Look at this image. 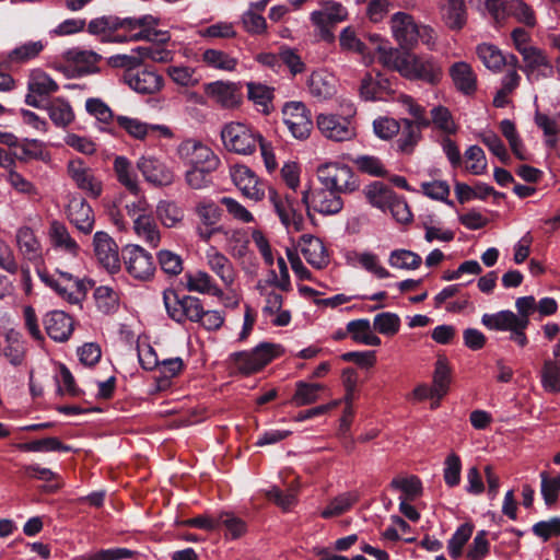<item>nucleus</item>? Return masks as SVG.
I'll list each match as a JSON object with an SVG mask.
<instances>
[{"instance_id": "obj_59", "label": "nucleus", "mask_w": 560, "mask_h": 560, "mask_svg": "<svg viewBox=\"0 0 560 560\" xmlns=\"http://www.w3.org/2000/svg\"><path fill=\"white\" fill-rule=\"evenodd\" d=\"M390 486L397 490H400L406 500L413 501L422 494V483L417 476H410L406 478H395L392 480Z\"/></svg>"}, {"instance_id": "obj_2", "label": "nucleus", "mask_w": 560, "mask_h": 560, "mask_svg": "<svg viewBox=\"0 0 560 560\" xmlns=\"http://www.w3.org/2000/svg\"><path fill=\"white\" fill-rule=\"evenodd\" d=\"M316 174L322 186L340 194H351L360 186L359 178L352 168L340 162L323 163L318 165Z\"/></svg>"}, {"instance_id": "obj_47", "label": "nucleus", "mask_w": 560, "mask_h": 560, "mask_svg": "<svg viewBox=\"0 0 560 560\" xmlns=\"http://www.w3.org/2000/svg\"><path fill=\"white\" fill-rule=\"evenodd\" d=\"M27 89L30 92L37 93L39 96H47L58 91L59 85L46 72L37 69L32 71Z\"/></svg>"}, {"instance_id": "obj_49", "label": "nucleus", "mask_w": 560, "mask_h": 560, "mask_svg": "<svg viewBox=\"0 0 560 560\" xmlns=\"http://www.w3.org/2000/svg\"><path fill=\"white\" fill-rule=\"evenodd\" d=\"M520 54L524 61L522 69L528 77L542 67H551L545 51L538 47L532 46L529 48H523Z\"/></svg>"}, {"instance_id": "obj_23", "label": "nucleus", "mask_w": 560, "mask_h": 560, "mask_svg": "<svg viewBox=\"0 0 560 560\" xmlns=\"http://www.w3.org/2000/svg\"><path fill=\"white\" fill-rule=\"evenodd\" d=\"M299 247L306 261L313 267L323 269L329 264L327 249L318 237L303 234L300 237Z\"/></svg>"}, {"instance_id": "obj_38", "label": "nucleus", "mask_w": 560, "mask_h": 560, "mask_svg": "<svg viewBox=\"0 0 560 560\" xmlns=\"http://www.w3.org/2000/svg\"><path fill=\"white\" fill-rule=\"evenodd\" d=\"M114 171L118 182L131 194L139 196L140 186L138 178L132 170L130 161L126 156L119 155L115 158Z\"/></svg>"}, {"instance_id": "obj_14", "label": "nucleus", "mask_w": 560, "mask_h": 560, "mask_svg": "<svg viewBox=\"0 0 560 560\" xmlns=\"http://www.w3.org/2000/svg\"><path fill=\"white\" fill-rule=\"evenodd\" d=\"M68 174L79 189L88 196L97 198L103 190L102 182L94 175L81 159L71 160L68 163Z\"/></svg>"}, {"instance_id": "obj_61", "label": "nucleus", "mask_w": 560, "mask_h": 560, "mask_svg": "<svg viewBox=\"0 0 560 560\" xmlns=\"http://www.w3.org/2000/svg\"><path fill=\"white\" fill-rule=\"evenodd\" d=\"M166 73L175 84L183 88H192L199 83L195 69L188 66H171Z\"/></svg>"}, {"instance_id": "obj_26", "label": "nucleus", "mask_w": 560, "mask_h": 560, "mask_svg": "<svg viewBox=\"0 0 560 560\" xmlns=\"http://www.w3.org/2000/svg\"><path fill=\"white\" fill-rule=\"evenodd\" d=\"M15 243L20 254L25 259L35 264L42 260V244L30 226L23 225L16 230Z\"/></svg>"}, {"instance_id": "obj_24", "label": "nucleus", "mask_w": 560, "mask_h": 560, "mask_svg": "<svg viewBox=\"0 0 560 560\" xmlns=\"http://www.w3.org/2000/svg\"><path fill=\"white\" fill-rule=\"evenodd\" d=\"M68 219L83 234H90L94 228V212L83 198H73L68 205Z\"/></svg>"}, {"instance_id": "obj_1", "label": "nucleus", "mask_w": 560, "mask_h": 560, "mask_svg": "<svg viewBox=\"0 0 560 560\" xmlns=\"http://www.w3.org/2000/svg\"><path fill=\"white\" fill-rule=\"evenodd\" d=\"M389 27L393 38L404 50H412L419 42L431 50L435 48L438 39L435 31L430 25L418 23L407 12H395L389 19Z\"/></svg>"}, {"instance_id": "obj_63", "label": "nucleus", "mask_w": 560, "mask_h": 560, "mask_svg": "<svg viewBox=\"0 0 560 560\" xmlns=\"http://www.w3.org/2000/svg\"><path fill=\"white\" fill-rule=\"evenodd\" d=\"M97 308L105 314L114 312L118 306V295L109 287L101 285L94 291Z\"/></svg>"}, {"instance_id": "obj_45", "label": "nucleus", "mask_w": 560, "mask_h": 560, "mask_svg": "<svg viewBox=\"0 0 560 560\" xmlns=\"http://www.w3.org/2000/svg\"><path fill=\"white\" fill-rule=\"evenodd\" d=\"M378 52V60L385 67L398 71L402 74V68L406 65L408 51L401 52L397 48L392 47L389 44H383L375 47Z\"/></svg>"}, {"instance_id": "obj_56", "label": "nucleus", "mask_w": 560, "mask_h": 560, "mask_svg": "<svg viewBox=\"0 0 560 560\" xmlns=\"http://www.w3.org/2000/svg\"><path fill=\"white\" fill-rule=\"evenodd\" d=\"M401 124V135L397 141L398 148L400 151L409 153L412 151L413 147L420 139L421 126L416 125L413 121L409 119H402Z\"/></svg>"}, {"instance_id": "obj_6", "label": "nucleus", "mask_w": 560, "mask_h": 560, "mask_svg": "<svg viewBox=\"0 0 560 560\" xmlns=\"http://www.w3.org/2000/svg\"><path fill=\"white\" fill-rule=\"evenodd\" d=\"M279 354V346L268 342L258 345L253 351L234 352L230 361L234 370L249 375L261 370Z\"/></svg>"}, {"instance_id": "obj_64", "label": "nucleus", "mask_w": 560, "mask_h": 560, "mask_svg": "<svg viewBox=\"0 0 560 560\" xmlns=\"http://www.w3.org/2000/svg\"><path fill=\"white\" fill-rule=\"evenodd\" d=\"M135 551L127 548H109L91 551L82 556V560H124L130 559Z\"/></svg>"}, {"instance_id": "obj_42", "label": "nucleus", "mask_w": 560, "mask_h": 560, "mask_svg": "<svg viewBox=\"0 0 560 560\" xmlns=\"http://www.w3.org/2000/svg\"><path fill=\"white\" fill-rule=\"evenodd\" d=\"M49 118L57 126L65 128L74 120V113L69 104L63 98H55L48 103L46 107Z\"/></svg>"}, {"instance_id": "obj_15", "label": "nucleus", "mask_w": 560, "mask_h": 560, "mask_svg": "<svg viewBox=\"0 0 560 560\" xmlns=\"http://www.w3.org/2000/svg\"><path fill=\"white\" fill-rule=\"evenodd\" d=\"M94 254L98 262L110 273L120 269L118 246L105 232L98 231L93 237Z\"/></svg>"}, {"instance_id": "obj_10", "label": "nucleus", "mask_w": 560, "mask_h": 560, "mask_svg": "<svg viewBox=\"0 0 560 560\" xmlns=\"http://www.w3.org/2000/svg\"><path fill=\"white\" fill-rule=\"evenodd\" d=\"M176 153L179 160L189 167L199 166H219L220 159L205 143L196 139H185L182 141Z\"/></svg>"}, {"instance_id": "obj_34", "label": "nucleus", "mask_w": 560, "mask_h": 560, "mask_svg": "<svg viewBox=\"0 0 560 560\" xmlns=\"http://www.w3.org/2000/svg\"><path fill=\"white\" fill-rule=\"evenodd\" d=\"M348 260L353 265H359L377 279H388L392 277V273L382 265L380 257L373 252H352L349 254Z\"/></svg>"}, {"instance_id": "obj_25", "label": "nucleus", "mask_w": 560, "mask_h": 560, "mask_svg": "<svg viewBox=\"0 0 560 560\" xmlns=\"http://www.w3.org/2000/svg\"><path fill=\"white\" fill-rule=\"evenodd\" d=\"M307 89L313 97L325 101L336 94L337 79L327 70H316L312 72L307 80Z\"/></svg>"}, {"instance_id": "obj_22", "label": "nucleus", "mask_w": 560, "mask_h": 560, "mask_svg": "<svg viewBox=\"0 0 560 560\" xmlns=\"http://www.w3.org/2000/svg\"><path fill=\"white\" fill-rule=\"evenodd\" d=\"M206 260L210 270L219 277L226 288L233 285L236 278V270L232 261L224 254L211 246L206 252Z\"/></svg>"}, {"instance_id": "obj_13", "label": "nucleus", "mask_w": 560, "mask_h": 560, "mask_svg": "<svg viewBox=\"0 0 560 560\" xmlns=\"http://www.w3.org/2000/svg\"><path fill=\"white\" fill-rule=\"evenodd\" d=\"M316 122L323 136L332 141H349L355 136L354 127L348 118L334 114H320Z\"/></svg>"}, {"instance_id": "obj_51", "label": "nucleus", "mask_w": 560, "mask_h": 560, "mask_svg": "<svg viewBox=\"0 0 560 560\" xmlns=\"http://www.w3.org/2000/svg\"><path fill=\"white\" fill-rule=\"evenodd\" d=\"M219 166L189 167L185 172V182L191 189H205L212 184V173Z\"/></svg>"}, {"instance_id": "obj_19", "label": "nucleus", "mask_w": 560, "mask_h": 560, "mask_svg": "<svg viewBox=\"0 0 560 560\" xmlns=\"http://www.w3.org/2000/svg\"><path fill=\"white\" fill-rule=\"evenodd\" d=\"M231 176L235 186L246 198L259 201L265 197V184L247 166L234 167Z\"/></svg>"}, {"instance_id": "obj_40", "label": "nucleus", "mask_w": 560, "mask_h": 560, "mask_svg": "<svg viewBox=\"0 0 560 560\" xmlns=\"http://www.w3.org/2000/svg\"><path fill=\"white\" fill-rule=\"evenodd\" d=\"M363 192L368 201L382 211L387 209V206L396 195L392 188L382 182L371 183L364 188Z\"/></svg>"}, {"instance_id": "obj_55", "label": "nucleus", "mask_w": 560, "mask_h": 560, "mask_svg": "<svg viewBox=\"0 0 560 560\" xmlns=\"http://www.w3.org/2000/svg\"><path fill=\"white\" fill-rule=\"evenodd\" d=\"M247 93L248 98L259 106L262 113H269L270 103L273 97L272 89L260 83L250 82L247 83Z\"/></svg>"}, {"instance_id": "obj_60", "label": "nucleus", "mask_w": 560, "mask_h": 560, "mask_svg": "<svg viewBox=\"0 0 560 560\" xmlns=\"http://www.w3.org/2000/svg\"><path fill=\"white\" fill-rule=\"evenodd\" d=\"M25 347L20 335L11 331L7 335V346L3 349V354L13 365H20L24 359Z\"/></svg>"}, {"instance_id": "obj_4", "label": "nucleus", "mask_w": 560, "mask_h": 560, "mask_svg": "<svg viewBox=\"0 0 560 560\" xmlns=\"http://www.w3.org/2000/svg\"><path fill=\"white\" fill-rule=\"evenodd\" d=\"M38 277L46 285L70 303L80 302L92 287L90 280L78 279L73 275L60 270H57L54 275L38 270Z\"/></svg>"}, {"instance_id": "obj_35", "label": "nucleus", "mask_w": 560, "mask_h": 560, "mask_svg": "<svg viewBox=\"0 0 560 560\" xmlns=\"http://www.w3.org/2000/svg\"><path fill=\"white\" fill-rule=\"evenodd\" d=\"M201 61L211 69L233 72L238 66V59L229 52L215 48H207L201 54Z\"/></svg>"}, {"instance_id": "obj_21", "label": "nucleus", "mask_w": 560, "mask_h": 560, "mask_svg": "<svg viewBox=\"0 0 560 560\" xmlns=\"http://www.w3.org/2000/svg\"><path fill=\"white\" fill-rule=\"evenodd\" d=\"M116 121L121 129L137 140H143L153 132H158L161 137L166 139L173 137V131L165 125H150L138 118L127 116H117Z\"/></svg>"}, {"instance_id": "obj_29", "label": "nucleus", "mask_w": 560, "mask_h": 560, "mask_svg": "<svg viewBox=\"0 0 560 560\" xmlns=\"http://www.w3.org/2000/svg\"><path fill=\"white\" fill-rule=\"evenodd\" d=\"M450 75L455 88L465 95H470L477 90V75L470 65L458 61L451 66Z\"/></svg>"}, {"instance_id": "obj_53", "label": "nucleus", "mask_w": 560, "mask_h": 560, "mask_svg": "<svg viewBox=\"0 0 560 560\" xmlns=\"http://www.w3.org/2000/svg\"><path fill=\"white\" fill-rule=\"evenodd\" d=\"M451 382V370L444 359H439L435 363L433 374V392L436 394L438 399H442L448 392Z\"/></svg>"}, {"instance_id": "obj_18", "label": "nucleus", "mask_w": 560, "mask_h": 560, "mask_svg": "<svg viewBox=\"0 0 560 560\" xmlns=\"http://www.w3.org/2000/svg\"><path fill=\"white\" fill-rule=\"evenodd\" d=\"M137 167L144 179L154 186H168L174 182L173 172L164 162L154 156L140 158Z\"/></svg>"}, {"instance_id": "obj_37", "label": "nucleus", "mask_w": 560, "mask_h": 560, "mask_svg": "<svg viewBox=\"0 0 560 560\" xmlns=\"http://www.w3.org/2000/svg\"><path fill=\"white\" fill-rule=\"evenodd\" d=\"M347 331L352 340L359 343L377 347L382 342L380 337L373 332L371 323L366 318L349 322L347 324Z\"/></svg>"}, {"instance_id": "obj_57", "label": "nucleus", "mask_w": 560, "mask_h": 560, "mask_svg": "<svg viewBox=\"0 0 560 560\" xmlns=\"http://www.w3.org/2000/svg\"><path fill=\"white\" fill-rule=\"evenodd\" d=\"M477 55L482 63L490 70L499 71L504 65V56L493 45L481 44L477 47Z\"/></svg>"}, {"instance_id": "obj_33", "label": "nucleus", "mask_w": 560, "mask_h": 560, "mask_svg": "<svg viewBox=\"0 0 560 560\" xmlns=\"http://www.w3.org/2000/svg\"><path fill=\"white\" fill-rule=\"evenodd\" d=\"M13 156L21 162H30L33 160L44 161L49 160V153L44 149V142L37 139H23L16 140L13 147Z\"/></svg>"}, {"instance_id": "obj_30", "label": "nucleus", "mask_w": 560, "mask_h": 560, "mask_svg": "<svg viewBox=\"0 0 560 560\" xmlns=\"http://www.w3.org/2000/svg\"><path fill=\"white\" fill-rule=\"evenodd\" d=\"M186 289L190 292L200 294H209L217 298L223 296L222 289L217 284L215 280L206 271L197 270L185 275Z\"/></svg>"}, {"instance_id": "obj_9", "label": "nucleus", "mask_w": 560, "mask_h": 560, "mask_svg": "<svg viewBox=\"0 0 560 560\" xmlns=\"http://www.w3.org/2000/svg\"><path fill=\"white\" fill-rule=\"evenodd\" d=\"M341 194L330 188L322 186L312 190H305L302 196V202L306 206L307 212L314 211L324 215H335L343 208Z\"/></svg>"}, {"instance_id": "obj_20", "label": "nucleus", "mask_w": 560, "mask_h": 560, "mask_svg": "<svg viewBox=\"0 0 560 560\" xmlns=\"http://www.w3.org/2000/svg\"><path fill=\"white\" fill-rule=\"evenodd\" d=\"M269 200L272 203L276 213L278 214L281 223L287 228H293L295 231H301L303 228V217L298 213L293 206V198L289 196H280L276 190L269 189Z\"/></svg>"}, {"instance_id": "obj_17", "label": "nucleus", "mask_w": 560, "mask_h": 560, "mask_svg": "<svg viewBox=\"0 0 560 560\" xmlns=\"http://www.w3.org/2000/svg\"><path fill=\"white\" fill-rule=\"evenodd\" d=\"M124 80L130 89L139 94L152 95L164 86L163 77L149 69L126 72Z\"/></svg>"}, {"instance_id": "obj_28", "label": "nucleus", "mask_w": 560, "mask_h": 560, "mask_svg": "<svg viewBox=\"0 0 560 560\" xmlns=\"http://www.w3.org/2000/svg\"><path fill=\"white\" fill-rule=\"evenodd\" d=\"M205 93L212 101L225 108H232L240 102L236 84L232 82H210L205 85Z\"/></svg>"}, {"instance_id": "obj_36", "label": "nucleus", "mask_w": 560, "mask_h": 560, "mask_svg": "<svg viewBox=\"0 0 560 560\" xmlns=\"http://www.w3.org/2000/svg\"><path fill=\"white\" fill-rule=\"evenodd\" d=\"M481 323L491 330L498 331H512L517 326H521V323L517 318V315L509 310L500 311L493 314H483L481 317Z\"/></svg>"}, {"instance_id": "obj_46", "label": "nucleus", "mask_w": 560, "mask_h": 560, "mask_svg": "<svg viewBox=\"0 0 560 560\" xmlns=\"http://www.w3.org/2000/svg\"><path fill=\"white\" fill-rule=\"evenodd\" d=\"M358 499L357 492L350 491L341 493L330 500L328 505L320 512V516L323 518H331L342 515L357 503Z\"/></svg>"}, {"instance_id": "obj_8", "label": "nucleus", "mask_w": 560, "mask_h": 560, "mask_svg": "<svg viewBox=\"0 0 560 560\" xmlns=\"http://www.w3.org/2000/svg\"><path fill=\"white\" fill-rule=\"evenodd\" d=\"M347 16V9L341 3L330 0L325 1L319 10L311 13V21L318 28L320 38L331 43L335 39L331 27L345 21Z\"/></svg>"}, {"instance_id": "obj_31", "label": "nucleus", "mask_w": 560, "mask_h": 560, "mask_svg": "<svg viewBox=\"0 0 560 560\" xmlns=\"http://www.w3.org/2000/svg\"><path fill=\"white\" fill-rule=\"evenodd\" d=\"M440 10L448 28L459 31L466 24L467 12L464 0H441Z\"/></svg>"}, {"instance_id": "obj_3", "label": "nucleus", "mask_w": 560, "mask_h": 560, "mask_svg": "<svg viewBox=\"0 0 560 560\" xmlns=\"http://www.w3.org/2000/svg\"><path fill=\"white\" fill-rule=\"evenodd\" d=\"M260 138L261 136L250 126L240 121L228 122L221 130L224 148L230 152L242 155L253 154L258 147Z\"/></svg>"}, {"instance_id": "obj_39", "label": "nucleus", "mask_w": 560, "mask_h": 560, "mask_svg": "<svg viewBox=\"0 0 560 560\" xmlns=\"http://www.w3.org/2000/svg\"><path fill=\"white\" fill-rule=\"evenodd\" d=\"M156 218L167 229L178 226L184 220V210L173 200H160L155 209Z\"/></svg>"}, {"instance_id": "obj_43", "label": "nucleus", "mask_w": 560, "mask_h": 560, "mask_svg": "<svg viewBox=\"0 0 560 560\" xmlns=\"http://www.w3.org/2000/svg\"><path fill=\"white\" fill-rule=\"evenodd\" d=\"M388 88V80L381 75L373 77L366 73L361 81L360 95L365 101H376L383 98L384 92Z\"/></svg>"}, {"instance_id": "obj_52", "label": "nucleus", "mask_w": 560, "mask_h": 560, "mask_svg": "<svg viewBox=\"0 0 560 560\" xmlns=\"http://www.w3.org/2000/svg\"><path fill=\"white\" fill-rule=\"evenodd\" d=\"M541 385L548 393H560V363L548 359L544 362L541 373Z\"/></svg>"}, {"instance_id": "obj_32", "label": "nucleus", "mask_w": 560, "mask_h": 560, "mask_svg": "<svg viewBox=\"0 0 560 560\" xmlns=\"http://www.w3.org/2000/svg\"><path fill=\"white\" fill-rule=\"evenodd\" d=\"M49 237L55 249L62 250L66 254L77 257L80 253V246L70 235L65 224L59 221H52L49 228Z\"/></svg>"}, {"instance_id": "obj_48", "label": "nucleus", "mask_w": 560, "mask_h": 560, "mask_svg": "<svg viewBox=\"0 0 560 560\" xmlns=\"http://www.w3.org/2000/svg\"><path fill=\"white\" fill-rule=\"evenodd\" d=\"M323 389L320 384L299 381L290 402L295 407L314 404L318 400V393Z\"/></svg>"}, {"instance_id": "obj_54", "label": "nucleus", "mask_w": 560, "mask_h": 560, "mask_svg": "<svg viewBox=\"0 0 560 560\" xmlns=\"http://www.w3.org/2000/svg\"><path fill=\"white\" fill-rule=\"evenodd\" d=\"M44 48L45 44L42 40L27 42L12 49L8 58L11 62L23 63L37 57Z\"/></svg>"}, {"instance_id": "obj_5", "label": "nucleus", "mask_w": 560, "mask_h": 560, "mask_svg": "<svg viewBox=\"0 0 560 560\" xmlns=\"http://www.w3.org/2000/svg\"><path fill=\"white\" fill-rule=\"evenodd\" d=\"M163 302L170 318L178 324L186 322L196 323L200 319V314H202L200 299L192 295H179L173 289L163 291Z\"/></svg>"}, {"instance_id": "obj_50", "label": "nucleus", "mask_w": 560, "mask_h": 560, "mask_svg": "<svg viewBox=\"0 0 560 560\" xmlns=\"http://www.w3.org/2000/svg\"><path fill=\"white\" fill-rule=\"evenodd\" d=\"M194 212L199 219V224L207 226L217 225L222 217L221 208L213 200L206 198L196 203Z\"/></svg>"}, {"instance_id": "obj_7", "label": "nucleus", "mask_w": 560, "mask_h": 560, "mask_svg": "<svg viewBox=\"0 0 560 560\" xmlns=\"http://www.w3.org/2000/svg\"><path fill=\"white\" fill-rule=\"evenodd\" d=\"M401 75L410 80H422L435 84L441 80L442 68L432 56L408 52Z\"/></svg>"}, {"instance_id": "obj_11", "label": "nucleus", "mask_w": 560, "mask_h": 560, "mask_svg": "<svg viewBox=\"0 0 560 560\" xmlns=\"http://www.w3.org/2000/svg\"><path fill=\"white\" fill-rule=\"evenodd\" d=\"M122 258L127 271L135 279L148 280L155 271L152 255L139 245H127L122 250Z\"/></svg>"}, {"instance_id": "obj_12", "label": "nucleus", "mask_w": 560, "mask_h": 560, "mask_svg": "<svg viewBox=\"0 0 560 560\" xmlns=\"http://www.w3.org/2000/svg\"><path fill=\"white\" fill-rule=\"evenodd\" d=\"M283 122L296 139H306L313 128L311 112L302 102H288L282 108Z\"/></svg>"}, {"instance_id": "obj_27", "label": "nucleus", "mask_w": 560, "mask_h": 560, "mask_svg": "<svg viewBox=\"0 0 560 560\" xmlns=\"http://www.w3.org/2000/svg\"><path fill=\"white\" fill-rule=\"evenodd\" d=\"M47 335L55 341L63 342L69 339L73 330L72 318L62 311H52L44 318Z\"/></svg>"}, {"instance_id": "obj_41", "label": "nucleus", "mask_w": 560, "mask_h": 560, "mask_svg": "<svg viewBox=\"0 0 560 560\" xmlns=\"http://www.w3.org/2000/svg\"><path fill=\"white\" fill-rule=\"evenodd\" d=\"M133 230L149 246L158 247L160 244L161 233L151 214L136 219Z\"/></svg>"}, {"instance_id": "obj_62", "label": "nucleus", "mask_w": 560, "mask_h": 560, "mask_svg": "<svg viewBox=\"0 0 560 560\" xmlns=\"http://www.w3.org/2000/svg\"><path fill=\"white\" fill-rule=\"evenodd\" d=\"M431 122L446 135H454L457 126L448 108L444 106H435L431 109Z\"/></svg>"}, {"instance_id": "obj_16", "label": "nucleus", "mask_w": 560, "mask_h": 560, "mask_svg": "<svg viewBox=\"0 0 560 560\" xmlns=\"http://www.w3.org/2000/svg\"><path fill=\"white\" fill-rule=\"evenodd\" d=\"M119 28L127 30L129 32L139 30V32L132 33L129 36L130 40H153L155 37H160L159 40L161 43H166L170 40V36L167 33L155 32L150 28L151 25L156 24V21L151 15H145L142 18H126L119 19Z\"/></svg>"}, {"instance_id": "obj_58", "label": "nucleus", "mask_w": 560, "mask_h": 560, "mask_svg": "<svg viewBox=\"0 0 560 560\" xmlns=\"http://www.w3.org/2000/svg\"><path fill=\"white\" fill-rule=\"evenodd\" d=\"M474 526L469 523L462 524L453 534L447 544V550L453 559H457L462 555L463 547L470 538Z\"/></svg>"}, {"instance_id": "obj_44", "label": "nucleus", "mask_w": 560, "mask_h": 560, "mask_svg": "<svg viewBox=\"0 0 560 560\" xmlns=\"http://www.w3.org/2000/svg\"><path fill=\"white\" fill-rule=\"evenodd\" d=\"M422 264L420 255L408 249H394L388 255V265L394 269L416 270Z\"/></svg>"}]
</instances>
